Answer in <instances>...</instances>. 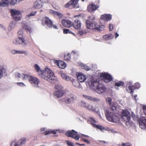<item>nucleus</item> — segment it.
<instances>
[{
    "mask_svg": "<svg viewBox=\"0 0 146 146\" xmlns=\"http://www.w3.org/2000/svg\"><path fill=\"white\" fill-rule=\"evenodd\" d=\"M100 79L98 76L94 75L89 78L88 81L92 86L96 87L97 93L101 94L105 92L106 88L103 85L100 83Z\"/></svg>",
    "mask_w": 146,
    "mask_h": 146,
    "instance_id": "1",
    "label": "nucleus"
},
{
    "mask_svg": "<svg viewBox=\"0 0 146 146\" xmlns=\"http://www.w3.org/2000/svg\"><path fill=\"white\" fill-rule=\"evenodd\" d=\"M105 114L107 119L109 121L114 123H117L119 121L118 117L116 116L113 112H105Z\"/></svg>",
    "mask_w": 146,
    "mask_h": 146,
    "instance_id": "2",
    "label": "nucleus"
},
{
    "mask_svg": "<svg viewBox=\"0 0 146 146\" xmlns=\"http://www.w3.org/2000/svg\"><path fill=\"white\" fill-rule=\"evenodd\" d=\"M39 76L50 82L56 80V77L54 74H40Z\"/></svg>",
    "mask_w": 146,
    "mask_h": 146,
    "instance_id": "3",
    "label": "nucleus"
},
{
    "mask_svg": "<svg viewBox=\"0 0 146 146\" xmlns=\"http://www.w3.org/2000/svg\"><path fill=\"white\" fill-rule=\"evenodd\" d=\"M79 0H70L67 4L65 5L66 7L70 8H73L75 9L76 11L79 10L80 6L78 3Z\"/></svg>",
    "mask_w": 146,
    "mask_h": 146,
    "instance_id": "4",
    "label": "nucleus"
},
{
    "mask_svg": "<svg viewBox=\"0 0 146 146\" xmlns=\"http://www.w3.org/2000/svg\"><path fill=\"white\" fill-rule=\"evenodd\" d=\"M55 88L56 91L54 94V96L57 98L62 97L64 93L63 87L58 85H55Z\"/></svg>",
    "mask_w": 146,
    "mask_h": 146,
    "instance_id": "5",
    "label": "nucleus"
},
{
    "mask_svg": "<svg viewBox=\"0 0 146 146\" xmlns=\"http://www.w3.org/2000/svg\"><path fill=\"white\" fill-rule=\"evenodd\" d=\"M140 84L137 82L135 84L134 86L132 85V83L131 82H128L127 84L126 89L127 91L130 92V93L133 94L134 92V90L135 89H138L140 87Z\"/></svg>",
    "mask_w": 146,
    "mask_h": 146,
    "instance_id": "6",
    "label": "nucleus"
},
{
    "mask_svg": "<svg viewBox=\"0 0 146 146\" xmlns=\"http://www.w3.org/2000/svg\"><path fill=\"white\" fill-rule=\"evenodd\" d=\"M100 81L102 80L106 82H109L113 80L112 76L109 74H101L99 76Z\"/></svg>",
    "mask_w": 146,
    "mask_h": 146,
    "instance_id": "7",
    "label": "nucleus"
},
{
    "mask_svg": "<svg viewBox=\"0 0 146 146\" xmlns=\"http://www.w3.org/2000/svg\"><path fill=\"white\" fill-rule=\"evenodd\" d=\"M65 134L67 136L73 138L77 140H78L80 137L78 132L74 130L67 131Z\"/></svg>",
    "mask_w": 146,
    "mask_h": 146,
    "instance_id": "8",
    "label": "nucleus"
},
{
    "mask_svg": "<svg viewBox=\"0 0 146 146\" xmlns=\"http://www.w3.org/2000/svg\"><path fill=\"white\" fill-rule=\"evenodd\" d=\"M29 79V82L32 86L35 88L39 87V84L40 82L39 80L37 78L33 76L30 77Z\"/></svg>",
    "mask_w": 146,
    "mask_h": 146,
    "instance_id": "9",
    "label": "nucleus"
},
{
    "mask_svg": "<svg viewBox=\"0 0 146 146\" xmlns=\"http://www.w3.org/2000/svg\"><path fill=\"white\" fill-rule=\"evenodd\" d=\"M121 117L124 121L126 122H129L130 120V112L127 110H123Z\"/></svg>",
    "mask_w": 146,
    "mask_h": 146,
    "instance_id": "10",
    "label": "nucleus"
},
{
    "mask_svg": "<svg viewBox=\"0 0 146 146\" xmlns=\"http://www.w3.org/2000/svg\"><path fill=\"white\" fill-rule=\"evenodd\" d=\"M94 75H93L92 76H88L85 75L84 74H76V76L78 80L81 82H84L87 78L88 79V80L90 77Z\"/></svg>",
    "mask_w": 146,
    "mask_h": 146,
    "instance_id": "11",
    "label": "nucleus"
},
{
    "mask_svg": "<svg viewBox=\"0 0 146 146\" xmlns=\"http://www.w3.org/2000/svg\"><path fill=\"white\" fill-rule=\"evenodd\" d=\"M139 127L141 129H145L146 128V117H141L139 120Z\"/></svg>",
    "mask_w": 146,
    "mask_h": 146,
    "instance_id": "12",
    "label": "nucleus"
},
{
    "mask_svg": "<svg viewBox=\"0 0 146 146\" xmlns=\"http://www.w3.org/2000/svg\"><path fill=\"white\" fill-rule=\"evenodd\" d=\"M76 100V98L73 94H70L69 97L64 100V102L67 104L73 103Z\"/></svg>",
    "mask_w": 146,
    "mask_h": 146,
    "instance_id": "13",
    "label": "nucleus"
},
{
    "mask_svg": "<svg viewBox=\"0 0 146 146\" xmlns=\"http://www.w3.org/2000/svg\"><path fill=\"white\" fill-rule=\"evenodd\" d=\"M92 26H93V27L91 28V29L92 30H96L98 31H102L104 29V25L100 26L98 25V23L96 22H93V25Z\"/></svg>",
    "mask_w": 146,
    "mask_h": 146,
    "instance_id": "14",
    "label": "nucleus"
},
{
    "mask_svg": "<svg viewBox=\"0 0 146 146\" xmlns=\"http://www.w3.org/2000/svg\"><path fill=\"white\" fill-rule=\"evenodd\" d=\"M42 21L43 22H44L45 24L48 27H50L52 26V22L48 17L44 18L42 19Z\"/></svg>",
    "mask_w": 146,
    "mask_h": 146,
    "instance_id": "15",
    "label": "nucleus"
},
{
    "mask_svg": "<svg viewBox=\"0 0 146 146\" xmlns=\"http://www.w3.org/2000/svg\"><path fill=\"white\" fill-rule=\"evenodd\" d=\"M41 1H43V0H37L35 1L34 3V7L38 9L41 8L42 6Z\"/></svg>",
    "mask_w": 146,
    "mask_h": 146,
    "instance_id": "16",
    "label": "nucleus"
},
{
    "mask_svg": "<svg viewBox=\"0 0 146 146\" xmlns=\"http://www.w3.org/2000/svg\"><path fill=\"white\" fill-rule=\"evenodd\" d=\"M55 62L60 68H61L64 69L66 66L65 63L62 61L56 60Z\"/></svg>",
    "mask_w": 146,
    "mask_h": 146,
    "instance_id": "17",
    "label": "nucleus"
},
{
    "mask_svg": "<svg viewBox=\"0 0 146 146\" xmlns=\"http://www.w3.org/2000/svg\"><path fill=\"white\" fill-rule=\"evenodd\" d=\"M81 22L79 20H75L73 22V25L74 28L76 29H78L81 27Z\"/></svg>",
    "mask_w": 146,
    "mask_h": 146,
    "instance_id": "18",
    "label": "nucleus"
},
{
    "mask_svg": "<svg viewBox=\"0 0 146 146\" xmlns=\"http://www.w3.org/2000/svg\"><path fill=\"white\" fill-rule=\"evenodd\" d=\"M17 39L18 40V41H17L18 44H19L22 45L23 47H25L26 46L27 43L25 42L24 37H21V38H18Z\"/></svg>",
    "mask_w": 146,
    "mask_h": 146,
    "instance_id": "19",
    "label": "nucleus"
},
{
    "mask_svg": "<svg viewBox=\"0 0 146 146\" xmlns=\"http://www.w3.org/2000/svg\"><path fill=\"white\" fill-rule=\"evenodd\" d=\"M83 96L86 98V99L90 100L93 102H98L100 100L97 98H94L89 96H85L83 95Z\"/></svg>",
    "mask_w": 146,
    "mask_h": 146,
    "instance_id": "20",
    "label": "nucleus"
},
{
    "mask_svg": "<svg viewBox=\"0 0 146 146\" xmlns=\"http://www.w3.org/2000/svg\"><path fill=\"white\" fill-rule=\"evenodd\" d=\"M62 22L64 26L68 27H70L71 22L70 21L64 19L62 21Z\"/></svg>",
    "mask_w": 146,
    "mask_h": 146,
    "instance_id": "21",
    "label": "nucleus"
},
{
    "mask_svg": "<svg viewBox=\"0 0 146 146\" xmlns=\"http://www.w3.org/2000/svg\"><path fill=\"white\" fill-rule=\"evenodd\" d=\"M98 7L94 5L93 4H92L89 5L88 7V9L90 12L92 11L96 10Z\"/></svg>",
    "mask_w": 146,
    "mask_h": 146,
    "instance_id": "22",
    "label": "nucleus"
},
{
    "mask_svg": "<svg viewBox=\"0 0 146 146\" xmlns=\"http://www.w3.org/2000/svg\"><path fill=\"white\" fill-rule=\"evenodd\" d=\"M0 73H6L8 72V70L6 66L2 65L0 66Z\"/></svg>",
    "mask_w": 146,
    "mask_h": 146,
    "instance_id": "23",
    "label": "nucleus"
},
{
    "mask_svg": "<svg viewBox=\"0 0 146 146\" xmlns=\"http://www.w3.org/2000/svg\"><path fill=\"white\" fill-rule=\"evenodd\" d=\"M11 13L13 17L17 15L21 14L20 12L18 10L12 9L11 10Z\"/></svg>",
    "mask_w": 146,
    "mask_h": 146,
    "instance_id": "24",
    "label": "nucleus"
},
{
    "mask_svg": "<svg viewBox=\"0 0 146 146\" xmlns=\"http://www.w3.org/2000/svg\"><path fill=\"white\" fill-rule=\"evenodd\" d=\"M16 24V22L14 20L11 21L10 23L9 26V28L10 30H11L13 29L15 27Z\"/></svg>",
    "mask_w": 146,
    "mask_h": 146,
    "instance_id": "25",
    "label": "nucleus"
},
{
    "mask_svg": "<svg viewBox=\"0 0 146 146\" xmlns=\"http://www.w3.org/2000/svg\"><path fill=\"white\" fill-rule=\"evenodd\" d=\"M93 22L89 20H86V27L88 29H91V28L93 27L92 25H93Z\"/></svg>",
    "mask_w": 146,
    "mask_h": 146,
    "instance_id": "26",
    "label": "nucleus"
},
{
    "mask_svg": "<svg viewBox=\"0 0 146 146\" xmlns=\"http://www.w3.org/2000/svg\"><path fill=\"white\" fill-rule=\"evenodd\" d=\"M9 0H2L0 2V6L1 7H4L9 3Z\"/></svg>",
    "mask_w": 146,
    "mask_h": 146,
    "instance_id": "27",
    "label": "nucleus"
},
{
    "mask_svg": "<svg viewBox=\"0 0 146 146\" xmlns=\"http://www.w3.org/2000/svg\"><path fill=\"white\" fill-rule=\"evenodd\" d=\"M101 18L107 21H110L111 19V17L110 15H103L102 16Z\"/></svg>",
    "mask_w": 146,
    "mask_h": 146,
    "instance_id": "28",
    "label": "nucleus"
},
{
    "mask_svg": "<svg viewBox=\"0 0 146 146\" xmlns=\"http://www.w3.org/2000/svg\"><path fill=\"white\" fill-rule=\"evenodd\" d=\"M61 76L63 79L66 81H70L71 78L67 76L66 74H61Z\"/></svg>",
    "mask_w": 146,
    "mask_h": 146,
    "instance_id": "29",
    "label": "nucleus"
},
{
    "mask_svg": "<svg viewBox=\"0 0 146 146\" xmlns=\"http://www.w3.org/2000/svg\"><path fill=\"white\" fill-rule=\"evenodd\" d=\"M103 38L106 40L108 39H111L113 37V36L112 34H109V35H106L103 36Z\"/></svg>",
    "mask_w": 146,
    "mask_h": 146,
    "instance_id": "30",
    "label": "nucleus"
},
{
    "mask_svg": "<svg viewBox=\"0 0 146 146\" xmlns=\"http://www.w3.org/2000/svg\"><path fill=\"white\" fill-rule=\"evenodd\" d=\"M87 109L92 110L93 111H96V108H94L92 105L87 104L86 108Z\"/></svg>",
    "mask_w": 146,
    "mask_h": 146,
    "instance_id": "31",
    "label": "nucleus"
},
{
    "mask_svg": "<svg viewBox=\"0 0 146 146\" xmlns=\"http://www.w3.org/2000/svg\"><path fill=\"white\" fill-rule=\"evenodd\" d=\"M14 20L15 21H18L21 20L22 18L21 14L17 15L16 16L13 17Z\"/></svg>",
    "mask_w": 146,
    "mask_h": 146,
    "instance_id": "32",
    "label": "nucleus"
},
{
    "mask_svg": "<svg viewBox=\"0 0 146 146\" xmlns=\"http://www.w3.org/2000/svg\"><path fill=\"white\" fill-rule=\"evenodd\" d=\"M115 86L117 87L123 86H124V83L123 82L118 81L115 83Z\"/></svg>",
    "mask_w": 146,
    "mask_h": 146,
    "instance_id": "33",
    "label": "nucleus"
},
{
    "mask_svg": "<svg viewBox=\"0 0 146 146\" xmlns=\"http://www.w3.org/2000/svg\"><path fill=\"white\" fill-rule=\"evenodd\" d=\"M26 138L25 137H23L19 141V144H18V145H21L24 144L26 141Z\"/></svg>",
    "mask_w": 146,
    "mask_h": 146,
    "instance_id": "34",
    "label": "nucleus"
},
{
    "mask_svg": "<svg viewBox=\"0 0 146 146\" xmlns=\"http://www.w3.org/2000/svg\"><path fill=\"white\" fill-rule=\"evenodd\" d=\"M73 85L75 87H78L79 85V83L76 80H72Z\"/></svg>",
    "mask_w": 146,
    "mask_h": 146,
    "instance_id": "35",
    "label": "nucleus"
},
{
    "mask_svg": "<svg viewBox=\"0 0 146 146\" xmlns=\"http://www.w3.org/2000/svg\"><path fill=\"white\" fill-rule=\"evenodd\" d=\"M80 66L82 69L86 70H89L90 69V67L83 64H80Z\"/></svg>",
    "mask_w": 146,
    "mask_h": 146,
    "instance_id": "36",
    "label": "nucleus"
},
{
    "mask_svg": "<svg viewBox=\"0 0 146 146\" xmlns=\"http://www.w3.org/2000/svg\"><path fill=\"white\" fill-rule=\"evenodd\" d=\"M18 33L19 38H21V37H24V35L23 34V32L22 30H19L18 32Z\"/></svg>",
    "mask_w": 146,
    "mask_h": 146,
    "instance_id": "37",
    "label": "nucleus"
},
{
    "mask_svg": "<svg viewBox=\"0 0 146 146\" xmlns=\"http://www.w3.org/2000/svg\"><path fill=\"white\" fill-rule=\"evenodd\" d=\"M34 67L35 69L36 70L37 72H42V73H43V71L41 70L38 64H35L34 65Z\"/></svg>",
    "mask_w": 146,
    "mask_h": 146,
    "instance_id": "38",
    "label": "nucleus"
},
{
    "mask_svg": "<svg viewBox=\"0 0 146 146\" xmlns=\"http://www.w3.org/2000/svg\"><path fill=\"white\" fill-rule=\"evenodd\" d=\"M22 74V76L23 77V78L24 79H28L29 81V79H30V77H32L33 76H29L28 74Z\"/></svg>",
    "mask_w": 146,
    "mask_h": 146,
    "instance_id": "39",
    "label": "nucleus"
},
{
    "mask_svg": "<svg viewBox=\"0 0 146 146\" xmlns=\"http://www.w3.org/2000/svg\"><path fill=\"white\" fill-rule=\"evenodd\" d=\"M93 125L94 127L96 128L97 129H100V130H102L104 129V127L101 125H97L96 124L94 123L93 124Z\"/></svg>",
    "mask_w": 146,
    "mask_h": 146,
    "instance_id": "40",
    "label": "nucleus"
},
{
    "mask_svg": "<svg viewBox=\"0 0 146 146\" xmlns=\"http://www.w3.org/2000/svg\"><path fill=\"white\" fill-rule=\"evenodd\" d=\"M43 72L47 73H53V72H52V70L48 68L47 67H46L45 68L44 70H42Z\"/></svg>",
    "mask_w": 146,
    "mask_h": 146,
    "instance_id": "41",
    "label": "nucleus"
},
{
    "mask_svg": "<svg viewBox=\"0 0 146 146\" xmlns=\"http://www.w3.org/2000/svg\"><path fill=\"white\" fill-rule=\"evenodd\" d=\"M52 13H54L55 15L58 16L60 18H61L62 17V15L59 12H55L54 11H52Z\"/></svg>",
    "mask_w": 146,
    "mask_h": 146,
    "instance_id": "42",
    "label": "nucleus"
},
{
    "mask_svg": "<svg viewBox=\"0 0 146 146\" xmlns=\"http://www.w3.org/2000/svg\"><path fill=\"white\" fill-rule=\"evenodd\" d=\"M119 146H131V145L129 143H123L121 144H119Z\"/></svg>",
    "mask_w": 146,
    "mask_h": 146,
    "instance_id": "43",
    "label": "nucleus"
},
{
    "mask_svg": "<svg viewBox=\"0 0 146 146\" xmlns=\"http://www.w3.org/2000/svg\"><path fill=\"white\" fill-rule=\"evenodd\" d=\"M106 102L108 103L109 105L111 104L112 101L111 98L110 97H108L106 99Z\"/></svg>",
    "mask_w": 146,
    "mask_h": 146,
    "instance_id": "44",
    "label": "nucleus"
},
{
    "mask_svg": "<svg viewBox=\"0 0 146 146\" xmlns=\"http://www.w3.org/2000/svg\"><path fill=\"white\" fill-rule=\"evenodd\" d=\"M23 28L27 31L30 32L31 30V28L26 25H25L23 27Z\"/></svg>",
    "mask_w": 146,
    "mask_h": 146,
    "instance_id": "45",
    "label": "nucleus"
},
{
    "mask_svg": "<svg viewBox=\"0 0 146 146\" xmlns=\"http://www.w3.org/2000/svg\"><path fill=\"white\" fill-rule=\"evenodd\" d=\"M87 104H86L85 102L84 101H81L80 103V105L82 107H84L86 108V107Z\"/></svg>",
    "mask_w": 146,
    "mask_h": 146,
    "instance_id": "46",
    "label": "nucleus"
},
{
    "mask_svg": "<svg viewBox=\"0 0 146 146\" xmlns=\"http://www.w3.org/2000/svg\"><path fill=\"white\" fill-rule=\"evenodd\" d=\"M81 139L82 141L86 143H87L88 144H90V141L88 140L85 139L83 137L81 138Z\"/></svg>",
    "mask_w": 146,
    "mask_h": 146,
    "instance_id": "47",
    "label": "nucleus"
},
{
    "mask_svg": "<svg viewBox=\"0 0 146 146\" xmlns=\"http://www.w3.org/2000/svg\"><path fill=\"white\" fill-rule=\"evenodd\" d=\"M64 58L66 60H69L70 58V54H68L66 55H65Z\"/></svg>",
    "mask_w": 146,
    "mask_h": 146,
    "instance_id": "48",
    "label": "nucleus"
},
{
    "mask_svg": "<svg viewBox=\"0 0 146 146\" xmlns=\"http://www.w3.org/2000/svg\"><path fill=\"white\" fill-rule=\"evenodd\" d=\"M17 0H12L10 2V4L11 5H14L17 3Z\"/></svg>",
    "mask_w": 146,
    "mask_h": 146,
    "instance_id": "49",
    "label": "nucleus"
},
{
    "mask_svg": "<svg viewBox=\"0 0 146 146\" xmlns=\"http://www.w3.org/2000/svg\"><path fill=\"white\" fill-rule=\"evenodd\" d=\"M66 143L68 145V146H74L73 143L70 142L69 141H66Z\"/></svg>",
    "mask_w": 146,
    "mask_h": 146,
    "instance_id": "50",
    "label": "nucleus"
},
{
    "mask_svg": "<svg viewBox=\"0 0 146 146\" xmlns=\"http://www.w3.org/2000/svg\"><path fill=\"white\" fill-rule=\"evenodd\" d=\"M43 134L45 135L50 134V130L46 131L43 133Z\"/></svg>",
    "mask_w": 146,
    "mask_h": 146,
    "instance_id": "51",
    "label": "nucleus"
},
{
    "mask_svg": "<svg viewBox=\"0 0 146 146\" xmlns=\"http://www.w3.org/2000/svg\"><path fill=\"white\" fill-rule=\"evenodd\" d=\"M21 54H23L25 55H27L28 54V53L27 52L25 51L21 50Z\"/></svg>",
    "mask_w": 146,
    "mask_h": 146,
    "instance_id": "52",
    "label": "nucleus"
},
{
    "mask_svg": "<svg viewBox=\"0 0 146 146\" xmlns=\"http://www.w3.org/2000/svg\"><path fill=\"white\" fill-rule=\"evenodd\" d=\"M17 41H18V39H15L14 40H13V43L14 44H15L17 45L18 44Z\"/></svg>",
    "mask_w": 146,
    "mask_h": 146,
    "instance_id": "53",
    "label": "nucleus"
},
{
    "mask_svg": "<svg viewBox=\"0 0 146 146\" xmlns=\"http://www.w3.org/2000/svg\"><path fill=\"white\" fill-rule=\"evenodd\" d=\"M143 109L145 115H146V106H143Z\"/></svg>",
    "mask_w": 146,
    "mask_h": 146,
    "instance_id": "54",
    "label": "nucleus"
},
{
    "mask_svg": "<svg viewBox=\"0 0 146 146\" xmlns=\"http://www.w3.org/2000/svg\"><path fill=\"white\" fill-rule=\"evenodd\" d=\"M63 33L64 34H65V33H70V31L68 29H64Z\"/></svg>",
    "mask_w": 146,
    "mask_h": 146,
    "instance_id": "55",
    "label": "nucleus"
},
{
    "mask_svg": "<svg viewBox=\"0 0 146 146\" xmlns=\"http://www.w3.org/2000/svg\"><path fill=\"white\" fill-rule=\"evenodd\" d=\"M17 85L21 86H25V84L22 82H17Z\"/></svg>",
    "mask_w": 146,
    "mask_h": 146,
    "instance_id": "56",
    "label": "nucleus"
},
{
    "mask_svg": "<svg viewBox=\"0 0 146 146\" xmlns=\"http://www.w3.org/2000/svg\"><path fill=\"white\" fill-rule=\"evenodd\" d=\"M109 29L110 31H111L113 28V25L112 24H110L109 25Z\"/></svg>",
    "mask_w": 146,
    "mask_h": 146,
    "instance_id": "57",
    "label": "nucleus"
},
{
    "mask_svg": "<svg viewBox=\"0 0 146 146\" xmlns=\"http://www.w3.org/2000/svg\"><path fill=\"white\" fill-rule=\"evenodd\" d=\"M11 52L13 54H17V50H12L11 51Z\"/></svg>",
    "mask_w": 146,
    "mask_h": 146,
    "instance_id": "58",
    "label": "nucleus"
},
{
    "mask_svg": "<svg viewBox=\"0 0 146 146\" xmlns=\"http://www.w3.org/2000/svg\"><path fill=\"white\" fill-rule=\"evenodd\" d=\"M36 13V12L35 11H32L29 14L31 16H32L35 15Z\"/></svg>",
    "mask_w": 146,
    "mask_h": 146,
    "instance_id": "59",
    "label": "nucleus"
},
{
    "mask_svg": "<svg viewBox=\"0 0 146 146\" xmlns=\"http://www.w3.org/2000/svg\"><path fill=\"white\" fill-rule=\"evenodd\" d=\"M31 17L30 15L29 14L27 15L25 17V19L27 20H28L30 19V17Z\"/></svg>",
    "mask_w": 146,
    "mask_h": 146,
    "instance_id": "60",
    "label": "nucleus"
},
{
    "mask_svg": "<svg viewBox=\"0 0 146 146\" xmlns=\"http://www.w3.org/2000/svg\"><path fill=\"white\" fill-rule=\"evenodd\" d=\"M111 110L113 111H115L116 110V108L115 106H113L111 107Z\"/></svg>",
    "mask_w": 146,
    "mask_h": 146,
    "instance_id": "61",
    "label": "nucleus"
},
{
    "mask_svg": "<svg viewBox=\"0 0 146 146\" xmlns=\"http://www.w3.org/2000/svg\"><path fill=\"white\" fill-rule=\"evenodd\" d=\"M52 133L54 134H56V131L55 130H52L50 131V133Z\"/></svg>",
    "mask_w": 146,
    "mask_h": 146,
    "instance_id": "62",
    "label": "nucleus"
},
{
    "mask_svg": "<svg viewBox=\"0 0 146 146\" xmlns=\"http://www.w3.org/2000/svg\"><path fill=\"white\" fill-rule=\"evenodd\" d=\"M94 17L93 16L89 17V18L90 20H92L94 19Z\"/></svg>",
    "mask_w": 146,
    "mask_h": 146,
    "instance_id": "63",
    "label": "nucleus"
},
{
    "mask_svg": "<svg viewBox=\"0 0 146 146\" xmlns=\"http://www.w3.org/2000/svg\"><path fill=\"white\" fill-rule=\"evenodd\" d=\"M83 33L82 31H79L78 33V34L80 35V36H82L83 35Z\"/></svg>",
    "mask_w": 146,
    "mask_h": 146,
    "instance_id": "64",
    "label": "nucleus"
}]
</instances>
